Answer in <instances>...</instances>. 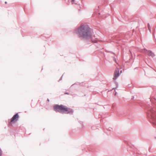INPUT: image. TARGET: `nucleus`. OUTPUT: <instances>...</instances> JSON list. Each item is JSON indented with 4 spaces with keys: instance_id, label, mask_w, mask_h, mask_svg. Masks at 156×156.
Listing matches in <instances>:
<instances>
[{
    "instance_id": "f3484780",
    "label": "nucleus",
    "mask_w": 156,
    "mask_h": 156,
    "mask_svg": "<svg viewBox=\"0 0 156 156\" xmlns=\"http://www.w3.org/2000/svg\"><path fill=\"white\" fill-rule=\"evenodd\" d=\"M47 101H48V102H49V100L48 99L47 100Z\"/></svg>"
},
{
    "instance_id": "1a4fd4ad",
    "label": "nucleus",
    "mask_w": 156,
    "mask_h": 156,
    "mask_svg": "<svg viewBox=\"0 0 156 156\" xmlns=\"http://www.w3.org/2000/svg\"><path fill=\"white\" fill-rule=\"evenodd\" d=\"M79 84V83H75L72 84L70 87H72L73 86H74L75 84Z\"/></svg>"
},
{
    "instance_id": "0eeeda50",
    "label": "nucleus",
    "mask_w": 156,
    "mask_h": 156,
    "mask_svg": "<svg viewBox=\"0 0 156 156\" xmlns=\"http://www.w3.org/2000/svg\"><path fill=\"white\" fill-rule=\"evenodd\" d=\"M147 27L149 30L150 32H151V29L150 26V24L149 23H147Z\"/></svg>"
},
{
    "instance_id": "f03ea898",
    "label": "nucleus",
    "mask_w": 156,
    "mask_h": 156,
    "mask_svg": "<svg viewBox=\"0 0 156 156\" xmlns=\"http://www.w3.org/2000/svg\"><path fill=\"white\" fill-rule=\"evenodd\" d=\"M53 109L56 112L60 113H64L67 114H73L74 111L72 108H68L62 105L56 104L53 106Z\"/></svg>"
},
{
    "instance_id": "39448f33",
    "label": "nucleus",
    "mask_w": 156,
    "mask_h": 156,
    "mask_svg": "<svg viewBox=\"0 0 156 156\" xmlns=\"http://www.w3.org/2000/svg\"><path fill=\"white\" fill-rule=\"evenodd\" d=\"M144 51L146 53H147L148 55L149 56H151L152 58H153L155 56V55L154 52H152L151 50H148L146 49L145 48L144 49Z\"/></svg>"
},
{
    "instance_id": "2eb2a0df",
    "label": "nucleus",
    "mask_w": 156,
    "mask_h": 156,
    "mask_svg": "<svg viewBox=\"0 0 156 156\" xmlns=\"http://www.w3.org/2000/svg\"><path fill=\"white\" fill-rule=\"evenodd\" d=\"M116 88H117L118 87V84L117 83H116Z\"/></svg>"
},
{
    "instance_id": "423d86ee",
    "label": "nucleus",
    "mask_w": 156,
    "mask_h": 156,
    "mask_svg": "<svg viewBox=\"0 0 156 156\" xmlns=\"http://www.w3.org/2000/svg\"><path fill=\"white\" fill-rule=\"evenodd\" d=\"M119 70L117 69L114 72L113 80H116L119 76Z\"/></svg>"
},
{
    "instance_id": "a211bd4d",
    "label": "nucleus",
    "mask_w": 156,
    "mask_h": 156,
    "mask_svg": "<svg viewBox=\"0 0 156 156\" xmlns=\"http://www.w3.org/2000/svg\"><path fill=\"white\" fill-rule=\"evenodd\" d=\"M5 4H7V2H5Z\"/></svg>"
},
{
    "instance_id": "aec40b11",
    "label": "nucleus",
    "mask_w": 156,
    "mask_h": 156,
    "mask_svg": "<svg viewBox=\"0 0 156 156\" xmlns=\"http://www.w3.org/2000/svg\"><path fill=\"white\" fill-rule=\"evenodd\" d=\"M122 70H121V71H120V73H122Z\"/></svg>"
},
{
    "instance_id": "dca6fc26",
    "label": "nucleus",
    "mask_w": 156,
    "mask_h": 156,
    "mask_svg": "<svg viewBox=\"0 0 156 156\" xmlns=\"http://www.w3.org/2000/svg\"><path fill=\"white\" fill-rule=\"evenodd\" d=\"M115 95H116L117 93V92H116V90H115Z\"/></svg>"
},
{
    "instance_id": "7ed1b4c3",
    "label": "nucleus",
    "mask_w": 156,
    "mask_h": 156,
    "mask_svg": "<svg viewBox=\"0 0 156 156\" xmlns=\"http://www.w3.org/2000/svg\"><path fill=\"white\" fill-rule=\"evenodd\" d=\"M147 116L150 119V122L156 126V108H152L149 111Z\"/></svg>"
},
{
    "instance_id": "6e6552de",
    "label": "nucleus",
    "mask_w": 156,
    "mask_h": 156,
    "mask_svg": "<svg viewBox=\"0 0 156 156\" xmlns=\"http://www.w3.org/2000/svg\"><path fill=\"white\" fill-rule=\"evenodd\" d=\"M2 151L0 148V156H2Z\"/></svg>"
},
{
    "instance_id": "f8f14e48",
    "label": "nucleus",
    "mask_w": 156,
    "mask_h": 156,
    "mask_svg": "<svg viewBox=\"0 0 156 156\" xmlns=\"http://www.w3.org/2000/svg\"><path fill=\"white\" fill-rule=\"evenodd\" d=\"M62 76L61 77L60 79H59V80L58 81V82H59V81H60V80H62Z\"/></svg>"
},
{
    "instance_id": "9d476101",
    "label": "nucleus",
    "mask_w": 156,
    "mask_h": 156,
    "mask_svg": "<svg viewBox=\"0 0 156 156\" xmlns=\"http://www.w3.org/2000/svg\"><path fill=\"white\" fill-rule=\"evenodd\" d=\"M108 130L109 131H112V128H111V127H109L108 129Z\"/></svg>"
},
{
    "instance_id": "6ab92c4d",
    "label": "nucleus",
    "mask_w": 156,
    "mask_h": 156,
    "mask_svg": "<svg viewBox=\"0 0 156 156\" xmlns=\"http://www.w3.org/2000/svg\"><path fill=\"white\" fill-rule=\"evenodd\" d=\"M115 88H113V89H115Z\"/></svg>"
},
{
    "instance_id": "ddd939ff",
    "label": "nucleus",
    "mask_w": 156,
    "mask_h": 156,
    "mask_svg": "<svg viewBox=\"0 0 156 156\" xmlns=\"http://www.w3.org/2000/svg\"><path fill=\"white\" fill-rule=\"evenodd\" d=\"M64 94H68V95L69 94V93L68 92H65Z\"/></svg>"
},
{
    "instance_id": "f257e3e1",
    "label": "nucleus",
    "mask_w": 156,
    "mask_h": 156,
    "mask_svg": "<svg viewBox=\"0 0 156 156\" xmlns=\"http://www.w3.org/2000/svg\"><path fill=\"white\" fill-rule=\"evenodd\" d=\"M75 33L82 41H90L92 42H97V40H94L92 37L90 28L85 25H82L76 28L74 30Z\"/></svg>"
},
{
    "instance_id": "9b49d317",
    "label": "nucleus",
    "mask_w": 156,
    "mask_h": 156,
    "mask_svg": "<svg viewBox=\"0 0 156 156\" xmlns=\"http://www.w3.org/2000/svg\"><path fill=\"white\" fill-rule=\"evenodd\" d=\"M75 1V0H71V2L73 4L74 3Z\"/></svg>"
},
{
    "instance_id": "20e7f679",
    "label": "nucleus",
    "mask_w": 156,
    "mask_h": 156,
    "mask_svg": "<svg viewBox=\"0 0 156 156\" xmlns=\"http://www.w3.org/2000/svg\"><path fill=\"white\" fill-rule=\"evenodd\" d=\"M19 115L18 113L15 114L11 119L10 122L15 123L18 120Z\"/></svg>"
},
{
    "instance_id": "4468645a",
    "label": "nucleus",
    "mask_w": 156,
    "mask_h": 156,
    "mask_svg": "<svg viewBox=\"0 0 156 156\" xmlns=\"http://www.w3.org/2000/svg\"><path fill=\"white\" fill-rule=\"evenodd\" d=\"M115 105H114V104H113L112 105V108H114Z\"/></svg>"
}]
</instances>
